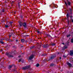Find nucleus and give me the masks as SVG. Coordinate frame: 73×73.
Masks as SVG:
<instances>
[{"instance_id": "f257e3e1", "label": "nucleus", "mask_w": 73, "mask_h": 73, "mask_svg": "<svg viewBox=\"0 0 73 73\" xmlns=\"http://www.w3.org/2000/svg\"><path fill=\"white\" fill-rule=\"evenodd\" d=\"M56 56V55H51V56L49 57V59H48V60H47V61H50L52 60H53V59H54V58H55Z\"/></svg>"}, {"instance_id": "f03ea898", "label": "nucleus", "mask_w": 73, "mask_h": 73, "mask_svg": "<svg viewBox=\"0 0 73 73\" xmlns=\"http://www.w3.org/2000/svg\"><path fill=\"white\" fill-rule=\"evenodd\" d=\"M31 68V66H27L24 67H23V70H26V69H28Z\"/></svg>"}, {"instance_id": "7ed1b4c3", "label": "nucleus", "mask_w": 73, "mask_h": 73, "mask_svg": "<svg viewBox=\"0 0 73 73\" xmlns=\"http://www.w3.org/2000/svg\"><path fill=\"white\" fill-rule=\"evenodd\" d=\"M42 43H41V42H40L39 43H38V45L37 46V48L38 49H39V48H40L41 47V46H42Z\"/></svg>"}, {"instance_id": "20e7f679", "label": "nucleus", "mask_w": 73, "mask_h": 73, "mask_svg": "<svg viewBox=\"0 0 73 73\" xmlns=\"http://www.w3.org/2000/svg\"><path fill=\"white\" fill-rule=\"evenodd\" d=\"M6 55L8 56V57L9 58L13 57V56L10 55V54H9V53L8 52H6Z\"/></svg>"}, {"instance_id": "39448f33", "label": "nucleus", "mask_w": 73, "mask_h": 73, "mask_svg": "<svg viewBox=\"0 0 73 73\" xmlns=\"http://www.w3.org/2000/svg\"><path fill=\"white\" fill-rule=\"evenodd\" d=\"M18 23L19 24V26L20 27V28H21V27H22L23 25V23L20 21H19Z\"/></svg>"}, {"instance_id": "423d86ee", "label": "nucleus", "mask_w": 73, "mask_h": 73, "mask_svg": "<svg viewBox=\"0 0 73 73\" xmlns=\"http://www.w3.org/2000/svg\"><path fill=\"white\" fill-rule=\"evenodd\" d=\"M49 47V45L48 44H46L43 46V48H46Z\"/></svg>"}, {"instance_id": "0eeeda50", "label": "nucleus", "mask_w": 73, "mask_h": 73, "mask_svg": "<svg viewBox=\"0 0 73 73\" xmlns=\"http://www.w3.org/2000/svg\"><path fill=\"white\" fill-rule=\"evenodd\" d=\"M23 26L25 28H27V23H23Z\"/></svg>"}, {"instance_id": "6e6552de", "label": "nucleus", "mask_w": 73, "mask_h": 73, "mask_svg": "<svg viewBox=\"0 0 73 73\" xmlns=\"http://www.w3.org/2000/svg\"><path fill=\"white\" fill-rule=\"evenodd\" d=\"M33 57H34V56L33 54H32L29 57V59L31 60H32V59H33Z\"/></svg>"}, {"instance_id": "1a4fd4ad", "label": "nucleus", "mask_w": 73, "mask_h": 73, "mask_svg": "<svg viewBox=\"0 0 73 73\" xmlns=\"http://www.w3.org/2000/svg\"><path fill=\"white\" fill-rule=\"evenodd\" d=\"M70 55L71 56H73V50H70Z\"/></svg>"}, {"instance_id": "9d476101", "label": "nucleus", "mask_w": 73, "mask_h": 73, "mask_svg": "<svg viewBox=\"0 0 73 73\" xmlns=\"http://www.w3.org/2000/svg\"><path fill=\"white\" fill-rule=\"evenodd\" d=\"M66 16H67V18L68 19V24H69V20H68V19H69V13H67L66 14Z\"/></svg>"}, {"instance_id": "9b49d317", "label": "nucleus", "mask_w": 73, "mask_h": 73, "mask_svg": "<svg viewBox=\"0 0 73 73\" xmlns=\"http://www.w3.org/2000/svg\"><path fill=\"white\" fill-rule=\"evenodd\" d=\"M67 64L69 66V67H72V65L69 62H67Z\"/></svg>"}, {"instance_id": "f8f14e48", "label": "nucleus", "mask_w": 73, "mask_h": 73, "mask_svg": "<svg viewBox=\"0 0 73 73\" xmlns=\"http://www.w3.org/2000/svg\"><path fill=\"white\" fill-rule=\"evenodd\" d=\"M70 17V20H71V22L72 23H73V19H72V18H73V16H72V15H71Z\"/></svg>"}, {"instance_id": "ddd939ff", "label": "nucleus", "mask_w": 73, "mask_h": 73, "mask_svg": "<svg viewBox=\"0 0 73 73\" xmlns=\"http://www.w3.org/2000/svg\"><path fill=\"white\" fill-rule=\"evenodd\" d=\"M67 48V46H64V47L62 49V50H65V49H66Z\"/></svg>"}, {"instance_id": "4468645a", "label": "nucleus", "mask_w": 73, "mask_h": 73, "mask_svg": "<svg viewBox=\"0 0 73 73\" xmlns=\"http://www.w3.org/2000/svg\"><path fill=\"white\" fill-rule=\"evenodd\" d=\"M13 65H9V67L8 68L10 69H11V68L12 67Z\"/></svg>"}, {"instance_id": "2eb2a0df", "label": "nucleus", "mask_w": 73, "mask_h": 73, "mask_svg": "<svg viewBox=\"0 0 73 73\" xmlns=\"http://www.w3.org/2000/svg\"><path fill=\"white\" fill-rule=\"evenodd\" d=\"M46 36H48V37H50L51 38H52V36H51L50 35H49V34H48V35L46 34Z\"/></svg>"}, {"instance_id": "dca6fc26", "label": "nucleus", "mask_w": 73, "mask_h": 73, "mask_svg": "<svg viewBox=\"0 0 73 73\" xmlns=\"http://www.w3.org/2000/svg\"><path fill=\"white\" fill-rule=\"evenodd\" d=\"M21 41L22 42H24L25 41V39H22L21 40Z\"/></svg>"}, {"instance_id": "f3484780", "label": "nucleus", "mask_w": 73, "mask_h": 73, "mask_svg": "<svg viewBox=\"0 0 73 73\" xmlns=\"http://www.w3.org/2000/svg\"><path fill=\"white\" fill-rule=\"evenodd\" d=\"M35 46H33L30 47V49H33V48H35Z\"/></svg>"}, {"instance_id": "a211bd4d", "label": "nucleus", "mask_w": 73, "mask_h": 73, "mask_svg": "<svg viewBox=\"0 0 73 73\" xmlns=\"http://www.w3.org/2000/svg\"><path fill=\"white\" fill-rule=\"evenodd\" d=\"M20 18H21V19H23L24 17H23V16L22 15H20Z\"/></svg>"}, {"instance_id": "6ab92c4d", "label": "nucleus", "mask_w": 73, "mask_h": 73, "mask_svg": "<svg viewBox=\"0 0 73 73\" xmlns=\"http://www.w3.org/2000/svg\"><path fill=\"white\" fill-rule=\"evenodd\" d=\"M53 65H54V63H52L50 65V66H53Z\"/></svg>"}, {"instance_id": "aec40b11", "label": "nucleus", "mask_w": 73, "mask_h": 73, "mask_svg": "<svg viewBox=\"0 0 73 73\" xmlns=\"http://www.w3.org/2000/svg\"><path fill=\"white\" fill-rule=\"evenodd\" d=\"M5 28H9V26L8 25H5Z\"/></svg>"}, {"instance_id": "412c9836", "label": "nucleus", "mask_w": 73, "mask_h": 73, "mask_svg": "<svg viewBox=\"0 0 73 73\" xmlns=\"http://www.w3.org/2000/svg\"><path fill=\"white\" fill-rule=\"evenodd\" d=\"M39 66H40V64H37L36 65V67H38Z\"/></svg>"}, {"instance_id": "4be33fe9", "label": "nucleus", "mask_w": 73, "mask_h": 73, "mask_svg": "<svg viewBox=\"0 0 73 73\" xmlns=\"http://www.w3.org/2000/svg\"><path fill=\"white\" fill-rule=\"evenodd\" d=\"M0 42L1 43V44H4V42L3 41H0Z\"/></svg>"}, {"instance_id": "5701e85b", "label": "nucleus", "mask_w": 73, "mask_h": 73, "mask_svg": "<svg viewBox=\"0 0 73 73\" xmlns=\"http://www.w3.org/2000/svg\"><path fill=\"white\" fill-rule=\"evenodd\" d=\"M70 41H71V42H72V43H73V38H72L71 39Z\"/></svg>"}, {"instance_id": "b1692460", "label": "nucleus", "mask_w": 73, "mask_h": 73, "mask_svg": "<svg viewBox=\"0 0 73 73\" xmlns=\"http://www.w3.org/2000/svg\"><path fill=\"white\" fill-rule=\"evenodd\" d=\"M69 42L67 41V43H66V44H67V45H69Z\"/></svg>"}, {"instance_id": "393cba45", "label": "nucleus", "mask_w": 73, "mask_h": 73, "mask_svg": "<svg viewBox=\"0 0 73 73\" xmlns=\"http://www.w3.org/2000/svg\"><path fill=\"white\" fill-rule=\"evenodd\" d=\"M55 44L54 43H52L51 44V45H52V46H55Z\"/></svg>"}, {"instance_id": "a878e982", "label": "nucleus", "mask_w": 73, "mask_h": 73, "mask_svg": "<svg viewBox=\"0 0 73 73\" xmlns=\"http://www.w3.org/2000/svg\"><path fill=\"white\" fill-rule=\"evenodd\" d=\"M24 60H23V59H21V62L22 63H23V62H24Z\"/></svg>"}, {"instance_id": "bb28decb", "label": "nucleus", "mask_w": 73, "mask_h": 73, "mask_svg": "<svg viewBox=\"0 0 73 73\" xmlns=\"http://www.w3.org/2000/svg\"><path fill=\"white\" fill-rule=\"evenodd\" d=\"M70 35L69 34V35H67V37H70Z\"/></svg>"}, {"instance_id": "cd10ccee", "label": "nucleus", "mask_w": 73, "mask_h": 73, "mask_svg": "<svg viewBox=\"0 0 73 73\" xmlns=\"http://www.w3.org/2000/svg\"><path fill=\"white\" fill-rule=\"evenodd\" d=\"M37 32L38 33H40V34H41V33H42V32H40L38 31H37Z\"/></svg>"}, {"instance_id": "c85d7f7f", "label": "nucleus", "mask_w": 73, "mask_h": 73, "mask_svg": "<svg viewBox=\"0 0 73 73\" xmlns=\"http://www.w3.org/2000/svg\"><path fill=\"white\" fill-rule=\"evenodd\" d=\"M5 9H3L2 11V12H5Z\"/></svg>"}, {"instance_id": "c756f323", "label": "nucleus", "mask_w": 73, "mask_h": 73, "mask_svg": "<svg viewBox=\"0 0 73 73\" xmlns=\"http://www.w3.org/2000/svg\"><path fill=\"white\" fill-rule=\"evenodd\" d=\"M52 7L53 8H56V5H55V4H54L53 6Z\"/></svg>"}, {"instance_id": "7c9ffc66", "label": "nucleus", "mask_w": 73, "mask_h": 73, "mask_svg": "<svg viewBox=\"0 0 73 73\" xmlns=\"http://www.w3.org/2000/svg\"><path fill=\"white\" fill-rule=\"evenodd\" d=\"M68 5H70V2H68Z\"/></svg>"}, {"instance_id": "2f4dec72", "label": "nucleus", "mask_w": 73, "mask_h": 73, "mask_svg": "<svg viewBox=\"0 0 73 73\" xmlns=\"http://www.w3.org/2000/svg\"><path fill=\"white\" fill-rule=\"evenodd\" d=\"M29 35H25V37H28V36H29Z\"/></svg>"}, {"instance_id": "473e14b6", "label": "nucleus", "mask_w": 73, "mask_h": 73, "mask_svg": "<svg viewBox=\"0 0 73 73\" xmlns=\"http://www.w3.org/2000/svg\"><path fill=\"white\" fill-rule=\"evenodd\" d=\"M65 4L67 6H68V4H67V3L66 2V1L65 2Z\"/></svg>"}, {"instance_id": "72a5a7b5", "label": "nucleus", "mask_w": 73, "mask_h": 73, "mask_svg": "<svg viewBox=\"0 0 73 73\" xmlns=\"http://www.w3.org/2000/svg\"><path fill=\"white\" fill-rule=\"evenodd\" d=\"M21 59H20L19 60V62H21Z\"/></svg>"}, {"instance_id": "f704fd0d", "label": "nucleus", "mask_w": 73, "mask_h": 73, "mask_svg": "<svg viewBox=\"0 0 73 73\" xmlns=\"http://www.w3.org/2000/svg\"><path fill=\"white\" fill-rule=\"evenodd\" d=\"M69 9H70V12H72V9H70V8Z\"/></svg>"}, {"instance_id": "c9c22d12", "label": "nucleus", "mask_w": 73, "mask_h": 73, "mask_svg": "<svg viewBox=\"0 0 73 73\" xmlns=\"http://www.w3.org/2000/svg\"><path fill=\"white\" fill-rule=\"evenodd\" d=\"M28 42V41H27V40H25V43H27V42Z\"/></svg>"}, {"instance_id": "e433bc0d", "label": "nucleus", "mask_w": 73, "mask_h": 73, "mask_svg": "<svg viewBox=\"0 0 73 73\" xmlns=\"http://www.w3.org/2000/svg\"><path fill=\"white\" fill-rule=\"evenodd\" d=\"M45 54L44 53L42 54V56H45Z\"/></svg>"}, {"instance_id": "4c0bfd02", "label": "nucleus", "mask_w": 73, "mask_h": 73, "mask_svg": "<svg viewBox=\"0 0 73 73\" xmlns=\"http://www.w3.org/2000/svg\"><path fill=\"white\" fill-rule=\"evenodd\" d=\"M1 68H4V66H1Z\"/></svg>"}, {"instance_id": "58836bf2", "label": "nucleus", "mask_w": 73, "mask_h": 73, "mask_svg": "<svg viewBox=\"0 0 73 73\" xmlns=\"http://www.w3.org/2000/svg\"><path fill=\"white\" fill-rule=\"evenodd\" d=\"M8 41H9L10 42H11V40L10 39H8Z\"/></svg>"}, {"instance_id": "ea45409f", "label": "nucleus", "mask_w": 73, "mask_h": 73, "mask_svg": "<svg viewBox=\"0 0 73 73\" xmlns=\"http://www.w3.org/2000/svg\"><path fill=\"white\" fill-rule=\"evenodd\" d=\"M12 23H13V22H10L9 23V24H12Z\"/></svg>"}, {"instance_id": "a19ab883", "label": "nucleus", "mask_w": 73, "mask_h": 73, "mask_svg": "<svg viewBox=\"0 0 73 73\" xmlns=\"http://www.w3.org/2000/svg\"><path fill=\"white\" fill-rule=\"evenodd\" d=\"M63 57H64V58L66 57V56L65 55H63Z\"/></svg>"}, {"instance_id": "79ce46f5", "label": "nucleus", "mask_w": 73, "mask_h": 73, "mask_svg": "<svg viewBox=\"0 0 73 73\" xmlns=\"http://www.w3.org/2000/svg\"><path fill=\"white\" fill-rule=\"evenodd\" d=\"M46 60L45 59L43 61V62H45V61H46Z\"/></svg>"}, {"instance_id": "37998d69", "label": "nucleus", "mask_w": 73, "mask_h": 73, "mask_svg": "<svg viewBox=\"0 0 73 73\" xmlns=\"http://www.w3.org/2000/svg\"><path fill=\"white\" fill-rule=\"evenodd\" d=\"M8 46H9L7 45L6 46L5 48H7L8 47Z\"/></svg>"}, {"instance_id": "c03bdc74", "label": "nucleus", "mask_w": 73, "mask_h": 73, "mask_svg": "<svg viewBox=\"0 0 73 73\" xmlns=\"http://www.w3.org/2000/svg\"><path fill=\"white\" fill-rule=\"evenodd\" d=\"M59 59L60 60H61V57H60L59 58Z\"/></svg>"}, {"instance_id": "a18cd8bd", "label": "nucleus", "mask_w": 73, "mask_h": 73, "mask_svg": "<svg viewBox=\"0 0 73 73\" xmlns=\"http://www.w3.org/2000/svg\"><path fill=\"white\" fill-rule=\"evenodd\" d=\"M11 35H9V38H11Z\"/></svg>"}, {"instance_id": "49530a36", "label": "nucleus", "mask_w": 73, "mask_h": 73, "mask_svg": "<svg viewBox=\"0 0 73 73\" xmlns=\"http://www.w3.org/2000/svg\"><path fill=\"white\" fill-rule=\"evenodd\" d=\"M19 58H20V57H21V55H19Z\"/></svg>"}, {"instance_id": "de8ad7c7", "label": "nucleus", "mask_w": 73, "mask_h": 73, "mask_svg": "<svg viewBox=\"0 0 73 73\" xmlns=\"http://www.w3.org/2000/svg\"><path fill=\"white\" fill-rule=\"evenodd\" d=\"M30 41L32 42V39H30Z\"/></svg>"}, {"instance_id": "09e8293b", "label": "nucleus", "mask_w": 73, "mask_h": 73, "mask_svg": "<svg viewBox=\"0 0 73 73\" xmlns=\"http://www.w3.org/2000/svg\"><path fill=\"white\" fill-rule=\"evenodd\" d=\"M72 11H70V14H71V15H72Z\"/></svg>"}, {"instance_id": "8fccbe9b", "label": "nucleus", "mask_w": 73, "mask_h": 73, "mask_svg": "<svg viewBox=\"0 0 73 73\" xmlns=\"http://www.w3.org/2000/svg\"><path fill=\"white\" fill-rule=\"evenodd\" d=\"M20 2H18V5H20Z\"/></svg>"}, {"instance_id": "3c124183", "label": "nucleus", "mask_w": 73, "mask_h": 73, "mask_svg": "<svg viewBox=\"0 0 73 73\" xmlns=\"http://www.w3.org/2000/svg\"><path fill=\"white\" fill-rule=\"evenodd\" d=\"M62 44H63V45H65V43H62Z\"/></svg>"}, {"instance_id": "603ef678", "label": "nucleus", "mask_w": 73, "mask_h": 73, "mask_svg": "<svg viewBox=\"0 0 73 73\" xmlns=\"http://www.w3.org/2000/svg\"><path fill=\"white\" fill-rule=\"evenodd\" d=\"M48 72H47V73H50L49 72H50V71H49V70H48Z\"/></svg>"}, {"instance_id": "864d4df0", "label": "nucleus", "mask_w": 73, "mask_h": 73, "mask_svg": "<svg viewBox=\"0 0 73 73\" xmlns=\"http://www.w3.org/2000/svg\"><path fill=\"white\" fill-rule=\"evenodd\" d=\"M17 41H18V40H16V42H17Z\"/></svg>"}, {"instance_id": "5fc2aeb1", "label": "nucleus", "mask_w": 73, "mask_h": 73, "mask_svg": "<svg viewBox=\"0 0 73 73\" xmlns=\"http://www.w3.org/2000/svg\"><path fill=\"white\" fill-rule=\"evenodd\" d=\"M2 50H0V51L2 52Z\"/></svg>"}, {"instance_id": "6e6d98bb", "label": "nucleus", "mask_w": 73, "mask_h": 73, "mask_svg": "<svg viewBox=\"0 0 73 73\" xmlns=\"http://www.w3.org/2000/svg\"><path fill=\"white\" fill-rule=\"evenodd\" d=\"M14 67H16V66L15 65H14Z\"/></svg>"}, {"instance_id": "4d7b16f0", "label": "nucleus", "mask_w": 73, "mask_h": 73, "mask_svg": "<svg viewBox=\"0 0 73 73\" xmlns=\"http://www.w3.org/2000/svg\"><path fill=\"white\" fill-rule=\"evenodd\" d=\"M28 73H31V72H29Z\"/></svg>"}, {"instance_id": "13d9d810", "label": "nucleus", "mask_w": 73, "mask_h": 73, "mask_svg": "<svg viewBox=\"0 0 73 73\" xmlns=\"http://www.w3.org/2000/svg\"><path fill=\"white\" fill-rule=\"evenodd\" d=\"M19 5V7H20V5Z\"/></svg>"}, {"instance_id": "bf43d9fd", "label": "nucleus", "mask_w": 73, "mask_h": 73, "mask_svg": "<svg viewBox=\"0 0 73 73\" xmlns=\"http://www.w3.org/2000/svg\"><path fill=\"white\" fill-rule=\"evenodd\" d=\"M20 8V7H19H19H18V8Z\"/></svg>"}, {"instance_id": "052dcab7", "label": "nucleus", "mask_w": 73, "mask_h": 73, "mask_svg": "<svg viewBox=\"0 0 73 73\" xmlns=\"http://www.w3.org/2000/svg\"><path fill=\"white\" fill-rule=\"evenodd\" d=\"M5 3H7V1H5Z\"/></svg>"}, {"instance_id": "680f3d73", "label": "nucleus", "mask_w": 73, "mask_h": 73, "mask_svg": "<svg viewBox=\"0 0 73 73\" xmlns=\"http://www.w3.org/2000/svg\"><path fill=\"white\" fill-rule=\"evenodd\" d=\"M13 48H14V47H15V46H13Z\"/></svg>"}, {"instance_id": "e2e57ef3", "label": "nucleus", "mask_w": 73, "mask_h": 73, "mask_svg": "<svg viewBox=\"0 0 73 73\" xmlns=\"http://www.w3.org/2000/svg\"><path fill=\"white\" fill-rule=\"evenodd\" d=\"M45 55H47V54H45Z\"/></svg>"}, {"instance_id": "0e129e2a", "label": "nucleus", "mask_w": 73, "mask_h": 73, "mask_svg": "<svg viewBox=\"0 0 73 73\" xmlns=\"http://www.w3.org/2000/svg\"><path fill=\"white\" fill-rule=\"evenodd\" d=\"M12 41H13L11 40V42H12Z\"/></svg>"}, {"instance_id": "69168bd1", "label": "nucleus", "mask_w": 73, "mask_h": 73, "mask_svg": "<svg viewBox=\"0 0 73 73\" xmlns=\"http://www.w3.org/2000/svg\"><path fill=\"white\" fill-rule=\"evenodd\" d=\"M7 48H9V46H7Z\"/></svg>"}, {"instance_id": "338daca9", "label": "nucleus", "mask_w": 73, "mask_h": 73, "mask_svg": "<svg viewBox=\"0 0 73 73\" xmlns=\"http://www.w3.org/2000/svg\"><path fill=\"white\" fill-rule=\"evenodd\" d=\"M58 54H59V52H58Z\"/></svg>"}, {"instance_id": "774afa93", "label": "nucleus", "mask_w": 73, "mask_h": 73, "mask_svg": "<svg viewBox=\"0 0 73 73\" xmlns=\"http://www.w3.org/2000/svg\"><path fill=\"white\" fill-rule=\"evenodd\" d=\"M21 47H23V46H21Z\"/></svg>"}]
</instances>
